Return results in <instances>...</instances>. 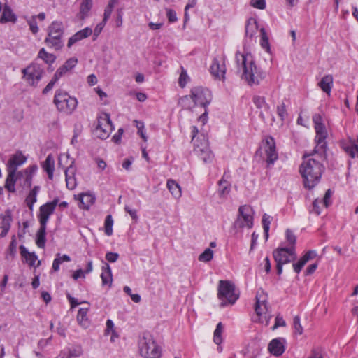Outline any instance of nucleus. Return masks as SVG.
Returning a JSON list of instances; mask_svg holds the SVG:
<instances>
[{"label":"nucleus","mask_w":358,"mask_h":358,"mask_svg":"<svg viewBox=\"0 0 358 358\" xmlns=\"http://www.w3.org/2000/svg\"><path fill=\"white\" fill-rule=\"evenodd\" d=\"M326 158V153L313 152L303 155V160L299 167V172L303 178V185L311 189L320 181L324 171L322 162Z\"/></svg>","instance_id":"f257e3e1"},{"label":"nucleus","mask_w":358,"mask_h":358,"mask_svg":"<svg viewBox=\"0 0 358 358\" xmlns=\"http://www.w3.org/2000/svg\"><path fill=\"white\" fill-rule=\"evenodd\" d=\"M235 59L238 69L241 71V78L248 85H257L266 78V73L256 65L250 53L237 51Z\"/></svg>","instance_id":"f03ea898"},{"label":"nucleus","mask_w":358,"mask_h":358,"mask_svg":"<svg viewBox=\"0 0 358 358\" xmlns=\"http://www.w3.org/2000/svg\"><path fill=\"white\" fill-rule=\"evenodd\" d=\"M212 100L211 92L206 88L197 86L192 88L190 95H186L179 99L178 103L183 108L191 109L195 106L206 108Z\"/></svg>","instance_id":"7ed1b4c3"},{"label":"nucleus","mask_w":358,"mask_h":358,"mask_svg":"<svg viewBox=\"0 0 358 358\" xmlns=\"http://www.w3.org/2000/svg\"><path fill=\"white\" fill-rule=\"evenodd\" d=\"M53 103L57 109L65 115H71L76 109L78 101L62 89L57 90Z\"/></svg>","instance_id":"20e7f679"},{"label":"nucleus","mask_w":358,"mask_h":358,"mask_svg":"<svg viewBox=\"0 0 358 358\" xmlns=\"http://www.w3.org/2000/svg\"><path fill=\"white\" fill-rule=\"evenodd\" d=\"M64 34V25L62 22L53 21L48 27V36L44 42L48 47L55 50H59L64 46L62 36Z\"/></svg>","instance_id":"39448f33"},{"label":"nucleus","mask_w":358,"mask_h":358,"mask_svg":"<svg viewBox=\"0 0 358 358\" xmlns=\"http://www.w3.org/2000/svg\"><path fill=\"white\" fill-rule=\"evenodd\" d=\"M255 311L257 317L255 322L268 326L272 315L267 305V295L263 290L258 291L256 294Z\"/></svg>","instance_id":"423d86ee"},{"label":"nucleus","mask_w":358,"mask_h":358,"mask_svg":"<svg viewBox=\"0 0 358 358\" xmlns=\"http://www.w3.org/2000/svg\"><path fill=\"white\" fill-rule=\"evenodd\" d=\"M217 297L221 301V306H226L234 304L239 297L236 292L235 287L230 281L220 280Z\"/></svg>","instance_id":"0eeeda50"},{"label":"nucleus","mask_w":358,"mask_h":358,"mask_svg":"<svg viewBox=\"0 0 358 358\" xmlns=\"http://www.w3.org/2000/svg\"><path fill=\"white\" fill-rule=\"evenodd\" d=\"M140 355L144 358H160L162 350L151 336H143L138 342Z\"/></svg>","instance_id":"6e6552de"},{"label":"nucleus","mask_w":358,"mask_h":358,"mask_svg":"<svg viewBox=\"0 0 358 358\" xmlns=\"http://www.w3.org/2000/svg\"><path fill=\"white\" fill-rule=\"evenodd\" d=\"M22 73V78L28 85L36 87L42 78L44 70L41 65L36 62H32L26 68L23 69Z\"/></svg>","instance_id":"1a4fd4ad"},{"label":"nucleus","mask_w":358,"mask_h":358,"mask_svg":"<svg viewBox=\"0 0 358 358\" xmlns=\"http://www.w3.org/2000/svg\"><path fill=\"white\" fill-rule=\"evenodd\" d=\"M253 210L250 206H241L238 208L237 218L234 223V227L236 229L252 228L253 226Z\"/></svg>","instance_id":"9d476101"},{"label":"nucleus","mask_w":358,"mask_h":358,"mask_svg":"<svg viewBox=\"0 0 358 358\" xmlns=\"http://www.w3.org/2000/svg\"><path fill=\"white\" fill-rule=\"evenodd\" d=\"M112 122L109 114L102 113L97 119V125L94 129V135L101 139H106L112 131Z\"/></svg>","instance_id":"9b49d317"},{"label":"nucleus","mask_w":358,"mask_h":358,"mask_svg":"<svg viewBox=\"0 0 358 358\" xmlns=\"http://www.w3.org/2000/svg\"><path fill=\"white\" fill-rule=\"evenodd\" d=\"M276 262L287 264L296 258L295 248H278L273 252Z\"/></svg>","instance_id":"f8f14e48"},{"label":"nucleus","mask_w":358,"mask_h":358,"mask_svg":"<svg viewBox=\"0 0 358 358\" xmlns=\"http://www.w3.org/2000/svg\"><path fill=\"white\" fill-rule=\"evenodd\" d=\"M59 202V199L55 198L52 201L42 205L39 208L38 220L40 225L46 226L50 216L54 213Z\"/></svg>","instance_id":"ddd939ff"},{"label":"nucleus","mask_w":358,"mask_h":358,"mask_svg":"<svg viewBox=\"0 0 358 358\" xmlns=\"http://www.w3.org/2000/svg\"><path fill=\"white\" fill-rule=\"evenodd\" d=\"M315 130V141L316 146L314 149L315 152L326 153L327 131L325 125L314 127Z\"/></svg>","instance_id":"4468645a"},{"label":"nucleus","mask_w":358,"mask_h":358,"mask_svg":"<svg viewBox=\"0 0 358 358\" xmlns=\"http://www.w3.org/2000/svg\"><path fill=\"white\" fill-rule=\"evenodd\" d=\"M210 70L211 74L216 78L219 80L224 79L226 73L224 55L215 57L213 60Z\"/></svg>","instance_id":"2eb2a0df"},{"label":"nucleus","mask_w":358,"mask_h":358,"mask_svg":"<svg viewBox=\"0 0 358 358\" xmlns=\"http://www.w3.org/2000/svg\"><path fill=\"white\" fill-rule=\"evenodd\" d=\"M38 169L36 165L29 166L23 171L17 172L19 184L24 187H31L32 179Z\"/></svg>","instance_id":"dca6fc26"},{"label":"nucleus","mask_w":358,"mask_h":358,"mask_svg":"<svg viewBox=\"0 0 358 358\" xmlns=\"http://www.w3.org/2000/svg\"><path fill=\"white\" fill-rule=\"evenodd\" d=\"M264 143V149L266 155V162L268 164H272L278 158L275 139L272 136H266Z\"/></svg>","instance_id":"f3484780"},{"label":"nucleus","mask_w":358,"mask_h":358,"mask_svg":"<svg viewBox=\"0 0 358 358\" xmlns=\"http://www.w3.org/2000/svg\"><path fill=\"white\" fill-rule=\"evenodd\" d=\"M64 169L66 187L69 190H73L78 185L76 178V167L74 166L73 160H71L70 165L67 167H64Z\"/></svg>","instance_id":"a211bd4d"},{"label":"nucleus","mask_w":358,"mask_h":358,"mask_svg":"<svg viewBox=\"0 0 358 358\" xmlns=\"http://www.w3.org/2000/svg\"><path fill=\"white\" fill-rule=\"evenodd\" d=\"M286 340L284 338H276L271 340L268 350L274 356H280L285 350Z\"/></svg>","instance_id":"6ab92c4d"},{"label":"nucleus","mask_w":358,"mask_h":358,"mask_svg":"<svg viewBox=\"0 0 358 358\" xmlns=\"http://www.w3.org/2000/svg\"><path fill=\"white\" fill-rule=\"evenodd\" d=\"M229 178V174L224 172L222 178L218 182L217 193L220 198L226 199L231 192V184L228 180Z\"/></svg>","instance_id":"aec40b11"},{"label":"nucleus","mask_w":358,"mask_h":358,"mask_svg":"<svg viewBox=\"0 0 358 358\" xmlns=\"http://www.w3.org/2000/svg\"><path fill=\"white\" fill-rule=\"evenodd\" d=\"M12 213L10 210H6L0 215V237H4L10 228L12 222Z\"/></svg>","instance_id":"412c9836"},{"label":"nucleus","mask_w":358,"mask_h":358,"mask_svg":"<svg viewBox=\"0 0 358 358\" xmlns=\"http://www.w3.org/2000/svg\"><path fill=\"white\" fill-rule=\"evenodd\" d=\"M194 152L201 157V159L205 162H210L213 158V154L210 150L206 141L201 143V145H194Z\"/></svg>","instance_id":"4be33fe9"},{"label":"nucleus","mask_w":358,"mask_h":358,"mask_svg":"<svg viewBox=\"0 0 358 358\" xmlns=\"http://www.w3.org/2000/svg\"><path fill=\"white\" fill-rule=\"evenodd\" d=\"M317 255L315 250L307 251L296 263L293 264V268L295 273H299L303 267L310 261L315 259Z\"/></svg>","instance_id":"5701e85b"},{"label":"nucleus","mask_w":358,"mask_h":358,"mask_svg":"<svg viewBox=\"0 0 358 358\" xmlns=\"http://www.w3.org/2000/svg\"><path fill=\"white\" fill-rule=\"evenodd\" d=\"M78 63L76 58L72 57L67 59L63 65L57 69L55 75L59 79L70 72Z\"/></svg>","instance_id":"b1692460"},{"label":"nucleus","mask_w":358,"mask_h":358,"mask_svg":"<svg viewBox=\"0 0 358 358\" xmlns=\"http://www.w3.org/2000/svg\"><path fill=\"white\" fill-rule=\"evenodd\" d=\"M26 157L22 152L13 155L8 162V171L17 172V167L25 163Z\"/></svg>","instance_id":"393cba45"},{"label":"nucleus","mask_w":358,"mask_h":358,"mask_svg":"<svg viewBox=\"0 0 358 358\" xmlns=\"http://www.w3.org/2000/svg\"><path fill=\"white\" fill-rule=\"evenodd\" d=\"M92 34V30L90 27H85V29L78 31L75 34H73L71 37L69 38L68 43H67V47L70 48L73 44L76 43L77 42L85 39L90 36H91Z\"/></svg>","instance_id":"a878e982"},{"label":"nucleus","mask_w":358,"mask_h":358,"mask_svg":"<svg viewBox=\"0 0 358 358\" xmlns=\"http://www.w3.org/2000/svg\"><path fill=\"white\" fill-rule=\"evenodd\" d=\"M20 248V254L22 257L24 259L26 263H27L30 266L38 267L40 266L41 261L38 260V257L36 255L34 252H29L26 248Z\"/></svg>","instance_id":"bb28decb"},{"label":"nucleus","mask_w":358,"mask_h":358,"mask_svg":"<svg viewBox=\"0 0 358 358\" xmlns=\"http://www.w3.org/2000/svg\"><path fill=\"white\" fill-rule=\"evenodd\" d=\"M75 198L79 200L80 203V207L84 209H89L96 199L94 195L90 193H81L78 196H75Z\"/></svg>","instance_id":"cd10ccee"},{"label":"nucleus","mask_w":358,"mask_h":358,"mask_svg":"<svg viewBox=\"0 0 358 358\" xmlns=\"http://www.w3.org/2000/svg\"><path fill=\"white\" fill-rule=\"evenodd\" d=\"M41 166L43 169L47 173L50 180L53 179V174L55 171V159L51 154H49L45 160L42 163Z\"/></svg>","instance_id":"c85d7f7f"},{"label":"nucleus","mask_w":358,"mask_h":358,"mask_svg":"<svg viewBox=\"0 0 358 358\" xmlns=\"http://www.w3.org/2000/svg\"><path fill=\"white\" fill-rule=\"evenodd\" d=\"M101 278L103 285H108L109 287H111L113 282V275L110 267L108 264H105V265L102 267Z\"/></svg>","instance_id":"c756f323"},{"label":"nucleus","mask_w":358,"mask_h":358,"mask_svg":"<svg viewBox=\"0 0 358 358\" xmlns=\"http://www.w3.org/2000/svg\"><path fill=\"white\" fill-rule=\"evenodd\" d=\"M166 187L175 199H179L181 197V187L174 180L169 179L166 182Z\"/></svg>","instance_id":"7c9ffc66"},{"label":"nucleus","mask_w":358,"mask_h":358,"mask_svg":"<svg viewBox=\"0 0 358 358\" xmlns=\"http://www.w3.org/2000/svg\"><path fill=\"white\" fill-rule=\"evenodd\" d=\"M333 76L331 75H326L322 77L318 85L324 92L329 94L333 86Z\"/></svg>","instance_id":"2f4dec72"},{"label":"nucleus","mask_w":358,"mask_h":358,"mask_svg":"<svg viewBox=\"0 0 358 358\" xmlns=\"http://www.w3.org/2000/svg\"><path fill=\"white\" fill-rule=\"evenodd\" d=\"M8 174L6 180L5 187L10 192H15V184L19 182L17 172L8 171Z\"/></svg>","instance_id":"473e14b6"},{"label":"nucleus","mask_w":358,"mask_h":358,"mask_svg":"<svg viewBox=\"0 0 358 358\" xmlns=\"http://www.w3.org/2000/svg\"><path fill=\"white\" fill-rule=\"evenodd\" d=\"M92 8V0H83L80 6V11L78 15L80 19L84 20L89 15V13Z\"/></svg>","instance_id":"72a5a7b5"},{"label":"nucleus","mask_w":358,"mask_h":358,"mask_svg":"<svg viewBox=\"0 0 358 358\" xmlns=\"http://www.w3.org/2000/svg\"><path fill=\"white\" fill-rule=\"evenodd\" d=\"M257 29L258 25L256 20L250 18L245 25V36L250 38H252L256 34Z\"/></svg>","instance_id":"f704fd0d"},{"label":"nucleus","mask_w":358,"mask_h":358,"mask_svg":"<svg viewBox=\"0 0 358 358\" xmlns=\"http://www.w3.org/2000/svg\"><path fill=\"white\" fill-rule=\"evenodd\" d=\"M88 308H80L77 315V321L78 324L84 327L87 328L90 325V321L87 317Z\"/></svg>","instance_id":"c9c22d12"},{"label":"nucleus","mask_w":358,"mask_h":358,"mask_svg":"<svg viewBox=\"0 0 358 358\" xmlns=\"http://www.w3.org/2000/svg\"><path fill=\"white\" fill-rule=\"evenodd\" d=\"M38 57L43 59L46 64H52L55 62L56 57L51 53L45 51L44 48H41L38 54Z\"/></svg>","instance_id":"e433bc0d"},{"label":"nucleus","mask_w":358,"mask_h":358,"mask_svg":"<svg viewBox=\"0 0 358 358\" xmlns=\"http://www.w3.org/2000/svg\"><path fill=\"white\" fill-rule=\"evenodd\" d=\"M223 330H224V327H223L222 322H219L216 326V329L214 331V335H213V341L217 345H220L222 342V334L223 333Z\"/></svg>","instance_id":"4c0bfd02"},{"label":"nucleus","mask_w":358,"mask_h":358,"mask_svg":"<svg viewBox=\"0 0 358 358\" xmlns=\"http://www.w3.org/2000/svg\"><path fill=\"white\" fill-rule=\"evenodd\" d=\"M261 33V40H260V45L262 48L265 49L267 52L270 50V45L268 42V38L267 36V34L266 33V31L264 28H262L260 29Z\"/></svg>","instance_id":"58836bf2"},{"label":"nucleus","mask_w":358,"mask_h":358,"mask_svg":"<svg viewBox=\"0 0 358 358\" xmlns=\"http://www.w3.org/2000/svg\"><path fill=\"white\" fill-rule=\"evenodd\" d=\"M213 257V252L210 248H207L198 257L202 262H210Z\"/></svg>","instance_id":"ea45409f"},{"label":"nucleus","mask_w":358,"mask_h":358,"mask_svg":"<svg viewBox=\"0 0 358 358\" xmlns=\"http://www.w3.org/2000/svg\"><path fill=\"white\" fill-rule=\"evenodd\" d=\"M189 80V77L187 75V71L181 66V73L178 79V85L180 87L183 88L186 86Z\"/></svg>","instance_id":"a19ab883"},{"label":"nucleus","mask_w":358,"mask_h":358,"mask_svg":"<svg viewBox=\"0 0 358 358\" xmlns=\"http://www.w3.org/2000/svg\"><path fill=\"white\" fill-rule=\"evenodd\" d=\"M253 102L257 108L268 109L269 106L266 103L265 98L261 96H255L253 97Z\"/></svg>","instance_id":"79ce46f5"},{"label":"nucleus","mask_w":358,"mask_h":358,"mask_svg":"<svg viewBox=\"0 0 358 358\" xmlns=\"http://www.w3.org/2000/svg\"><path fill=\"white\" fill-rule=\"evenodd\" d=\"M45 229L46 226H44L43 228V226H40V229L37 234V238H36V244L38 246H43L45 244Z\"/></svg>","instance_id":"37998d69"},{"label":"nucleus","mask_w":358,"mask_h":358,"mask_svg":"<svg viewBox=\"0 0 358 358\" xmlns=\"http://www.w3.org/2000/svg\"><path fill=\"white\" fill-rule=\"evenodd\" d=\"M322 207H324L322 200L316 199L313 202L312 208L310 210V212L311 213H314L317 215H319L321 213Z\"/></svg>","instance_id":"c03bdc74"},{"label":"nucleus","mask_w":358,"mask_h":358,"mask_svg":"<svg viewBox=\"0 0 358 358\" xmlns=\"http://www.w3.org/2000/svg\"><path fill=\"white\" fill-rule=\"evenodd\" d=\"M270 224H271V217L267 215L264 214L262 217V226L264 231V236L265 238L267 239L268 237V231L270 228Z\"/></svg>","instance_id":"a18cd8bd"},{"label":"nucleus","mask_w":358,"mask_h":358,"mask_svg":"<svg viewBox=\"0 0 358 358\" xmlns=\"http://www.w3.org/2000/svg\"><path fill=\"white\" fill-rule=\"evenodd\" d=\"M27 22L29 26L30 31L36 34L38 31V27L36 22V16H31L30 17H27Z\"/></svg>","instance_id":"49530a36"},{"label":"nucleus","mask_w":358,"mask_h":358,"mask_svg":"<svg viewBox=\"0 0 358 358\" xmlns=\"http://www.w3.org/2000/svg\"><path fill=\"white\" fill-rule=\"evenodd\" d=\"M113 220L111 215H107L105 220V232L108 236L113 233Z\"/></svg>","instance_id":"de8ad7c7"},{"label":"nucleus","mask_w":358,"mask_h":358,"mask_svg":"<svg viewBox=\"0 0 358 358\" xmlns=\"http://www.w3.org/2000/svg\"><path fill=\"white\" fill-rule=\"evenodd\" d=\"M277 114L282 122H283L287 118V112L286 110V106L285 103H282L281 104L277 106Z\"/></svg>","instance_id":"09e8293b"},{"label":"nucleus","mask_w":358,"mask_h":358,"mask_svg":"<svg viewBox=\"0 0 358 358\" xmlns=\"http://www.w3.org/2000/svg\"><path fill=\"white\" fill-rule=\"evenodd\" d=\"M345 152L352 158L358 154V145L352 143L344 148Z\"/></svg>","instance_id":"8fccbe9b"},{"label":"nucleus","mask_w":358,"mask_h":358,"mask_svg":"<svg viewBox=\"0 0 358 358\" xmlns=\"http://www.w3.org/2000/svg\"><path fill=\"white\" fill-rule=\"evenodd\" d=\"M37 195L36 194H34L31 192L29 193L28 196H27L26 199H25V201H26V203L27 205L28 206L29 208L32 210H33V206H34V204L37 201Z\"/></svg>","instance_id":"3c124183"},{"label":"nucleus","mask_w":358,"mask_h":358,"mask_svg":"<svg viewBox=\"0 0 358 358\" xmlns=\"http://www.w3.org/2000/svg\"><path fill=\"white\" fill-rule=\"evenodd\" d=\"M59 80L55 74L48 84L45 86V87L43 90V94H45L49 92L55 86L56 83Z\"/></svg>","instance_id":"603ef678"},{"label":"nucleus","mask_w":358,"mask_h":358,"mask_svg":"<svg viewBox=\"0 0 358 358\" xmlns=\"http://www.w3.org/2000/svg\"><path fill=\"white\" fill-rule=\"evenodd\" d=\"M250 4L253 8L264 10L266 8V1L265 0H251Z\"/></svg>","instance_id":"864d4df0"},{"label":"nucleus","mask_w":358,"mask_h":358,"mask_svg":"<svg viewBox=\"0 0 358 358\" xmlns=\"http://www.w3.org/2000/svg\"><path fill=\"white\" fill-rule=\"evenodd\" d=\"M293 323L295 332L299 335L302 334L303 329L301 324L300 317L299 316H295L294 317Z\"/></svg>","instance_id":"5fc2aeb1"},{"label":"nucleus","mask_w":358,"mask_h":358,"mask_svg":"<svg viewBox=\"0 0 358 358\" xmlns=\"http://www.w3.org/2000/svg\"><path fill=\"white\" fill-rule=\"evenodd\" d=\"M69 356L70 357H80L83 354V349L80 346H77L72 349H70L69 351Z\"/></svg>","instance_id":"6e6d98bb"},{"label":"nucleus","mask_w":358,"mask_h":358,"mask_svg":"<svg viewBox=\"0 0 358 358\" xmlns=\"http://www.w3.org/2000/svg\"><path fill=\"white\" fill-rule=\"evenodd\" d=\"M113 334L117 336V333L114 329V323L111 320H107L106 321V329L105 330V334Z\"/></svg>","instance_id":"4d7b16f0"},{"label":"nucleus","mask_w":358,"mask_h":358,"mask_svg":"<svg viewBox=\"0 0 358 358\" xmlns=\"http://www.w3.org/2000/svg\"><path fill=\"white\" fill-rule=\"evenodd\" d=\"M332 192L331 189H327L325 192L324 196L323 199H322V201L324 206V207L327 208L331 203V196Z\"/></svg>","instance_id":"13d9d810"},{"label":"nucleus","mask_w":358,"mask_h":358,"mask_svg":"<svg viewBox=\"0 0 358 358\" xmlns=\"http://www.w3.org/2000/svg\"><path fill=\"white\" fill-rule=\"evenodd\" d=\"M17 253L16 248H8L5 252V257L7 260H12L14 259Z\"/></svg>","instance_id":"bf43d9fd"},{"label":"nucleus","mask_w":358,"mask_h":358,"mask_svg":"<svg viewBox=\"0 0 358 358\" xmlns=\"http://www.w3.org/2000/svg\"><path fill=\"white\" fill-rule=\"evenodd\" d=\"M166 16H167L169 21L170 22H176L178 20L176 13L173 10L169 9V8L166 9Z\"/></svg>","instance_id":"052dcab7"},{"label":"nucleus","mask_w":358,"mask_h":358,"mask_svg":"<svg viewBox=\"0 0 358 358\" xmlns=\"http://www.w3.org/2000/svg\"><path fill=\"white\" fill-rule=\"evenodd\" d=\"M286 238L289 244L293 245L296 244V236L290 229L286 231Z\"/></svg>","instance_id":"680f3d73"},{"label":"nucleus","mask_w":358,"mask_h":358,"mask_svg":"<svg viewBox=\"0 0 358 358\" xmlns=\"http://www.w3.org/2000/svg\"><path fill=\"white\" fill-rule=\"evenodd\" d=\"M313 122L314 124V127L321 126L324 124L323 117L322 115L319 113H316L313 115Z\"/></svg>","instance_id":"e2e57ef3"},{"label":"nucleus","mask_w":358,"mask_h":358,"mask_svg":"<svg viewBox=\"0 0 358 358\" xmlns=\"http://www.w3.org/2000/svg\"><path fill=\"white\" fill-rule=\"evenodd\" d=\"M286 325V322L284 320L283 317L280 315H278L275 317V322L274 326L273 327V329H275L280 327H285Z\"/></svg>","instance_id":"0e129e2a"},{"label":"nucleus","mask_w":358,"mask_h":358,"mask_svg":"<svg viewBox=\"0 0 358 358\" xmlns=\"http://www.w3.org/2000/svg\"><path fill=\"white\" fill-rule=\"evenodd\" d=\"M136 123V127L138 129V134H139L144 141H147V137L143 132L144 125L143 122L135 120Z\"/></svg>","instance_id":"69168bd1"},{"label":"nucleus","mask_w":358,"mask_h":358,"mask_svg":"<svg viewBox=\"0 0 358 358\" xmlns=\"http://www.w3.org/2000/svg\"><path fill=\"white\" fill-rule=\"evenodd\" d=\"M124 210L128 214L130 215L133 220L136 221L138 220V215L135 209L131 208L129 206H125Z\"/></svg>","instance_id":"338daca9"},{"label":"nucleus","mask_w":358,"mask_h":358,"mask_svg":"<svg viewBox=\"0 0 358 358\" xmlns=\"http://www.w3.org/2000/svg\"><path fill=\"white\" fill-rule=\"evenodd\" d=\"M124 133V129L122 128H120L118 130H117V132L113 136V141L115 143H120L121 142V138H122V136Z\"/></svg>","instance_id":"774afa93"}]
</instances>
